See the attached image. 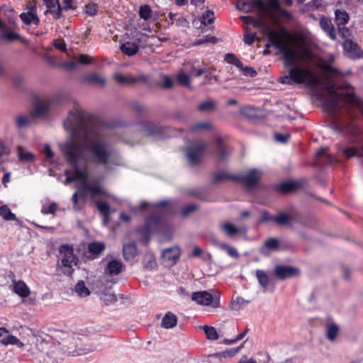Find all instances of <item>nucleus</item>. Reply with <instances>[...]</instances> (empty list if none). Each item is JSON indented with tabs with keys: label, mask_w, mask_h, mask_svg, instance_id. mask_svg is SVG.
<instances>
[{
	"label": "nucleus",
	"mask_w": 363,
	"mask_h": 363,
	"mask_svg": "<svg viewBox=\"0 0 363 363\" xmlns=\"http://www.w3.org/2000/svg\"><path fill=\"white\" fill-rule=\"evenodd\" d=\"M63 125L70 133V138L61 146V150L72 166V169L65 172V183L77 182L82 194L92 199L106 196L100 182L89 179L84 150L90 154L94 162L108 169L122 164L120 155L107 143L99 126L90 122L82 109L77 108L69 111Z\"/></svg>",
	"instance_id": "f257e3e1"
},
{
	"label": "nucleus",
	"mask_w": 363,
	"mask_h": 363,
	"mask_svg": "<svg viewBox=\"0 0 363 363\" xmlns=\"http://www.w3.org/2000/svg\"><path fill=\"white\" fill-rule=\"evenodd\" d=\"M240 18L246 24L262 30L271 44L283 56L284 71L279 82L287 85L303 84L314 87L318 83L315 70V56L306 45L302 35L294 36L284 29L277 31L267 26L261 17L242 16Z\"/></svg>",
	"instance_id": "f03ea898"
},
{
	"label": "nucleus",
	"mask_w": 363,
	"mask_h": 363,
	"mask_svg": "<svg viewBox=\"0 0 363 363\" xmlns=\"http://www.w3.org/2000/svg\"><path fill=\"white\" fill-rule=\"evenodd\" d=\"M326 89L329 94L324 101L327 111L331 113L340 112L348 115L347 118L337 116L334 128L347 137L358 134L359 129L350 117L354 116V108L363 114V101L353 94L350 88L345 91L336 87L333 82H329Z\"/></svg>",
	"instance_id": "7ed1b4c3"
},
{
	"label": "nucleus",
	"mask_w": 363,
	"mask_h": 363,
	"mask_svg": "<svg viewBox=\"0 0 363 363\" xmlns=\"http://www.w3.org/2000/svg\"><path fill=\"white\" fill-rule=\"evenodd\" d=\"M23 333L26 335L27 345L33 350V354L39 363H58L59 356L61 354L59 346L53 345L48 335L33 334L27 328H22Z\"/></svg>",
	"instance_id": "20e7f679"
},
{
	"label": "nucleus",
	"mask_w": 363,
	"mask_h": 363,
	"mask_svg": "<svg viewBox=\"0 0 363 363\" xmlns=\"http://www.w3.org/2000/svg\"><path fill=\"white\" fill-rule=\"evenodd\" d=\"M252 3L257 6L259 9L269 16L274 23L278 22V17L286 20L291 18V13L280 7L278 0H267L265 2L262 0H253Z\"/></svg>",
	"instance_id": "39448f33"
},
{
	"label": "nucleus",
	"mask_w": 363,
	"mask_h": 363,
	"mask_svg": "<svg viewBox=\"0 0 363 363\" xmlns=\"http://www.w3.org/2000/svg\"><path fill=\"white\" fill-rule=\"evenodd\" d=\"M191 298L199 306H208L212 308H218L220 306V293L216 290L196 291L192 293Z\"/></svg>",
	"instance_id": "423d86ee"
},
{
	"label": "nucleus",
	"mask_w": 363,
	"mask_h": 363,
	"mask_svg": "<svg viewBox=\"0 0 363 363\" xmlns=\"http://www.w3.org/2000/svg\"><path fill=\"white\" fill-rule=\"evenodd\" d=\"M205 149L206 145L203 142L188 147L186 156L189 162L192 165L199 164Z\"/></svg>",
	"instance_id": "0eeeda50"
},
{
	"label": "nucleus",
	"mask_w": 363,
	"mask_h": 363,
	"mask_svg": "<svg viewBox=\"0 0 363 363\" xmlns=\"http://www.w3.org/2000/svg\"><path fill=\"white\" fill-rule=\"evenodd\" d=\"M54 101L55 100L52 98L38 100L34 105L31 113L32 116L33 118H40L45 116L54 104Z\"/></svg>",
	"instance_id": "6e6552de"
},
{
	"label": "nucleus",
	"mask_w": 363,
	"mask_h": 363,
	"mask_svg": "<svg viewBox=\"0 0 363 363\" xmlns=\"http://www.w3.org/2000/svg\"><path fill=\"white\" fill-rule=\"evenodd\" d=\"M163 225V222L160 218L156 216H151L147 219L145 226L140 229L139 231L145 236H147L153 232L161 231Z\"/></svg>",
	"instance_id": "1a4fd4ad"
},
{
	"label": "nucleus",
	"mask_w": 363,
	"mask_h": 363,
	"mask_svg": "<svg viewBox=\"0 0 363 363\" xmlns=\"http://www.w3.org/2000/svg\"><path fill=\"white\" fill-rule=\"evenodd\" d=\"M180 257V250L178 247H172L164 250L162 255V263L171 267L176 264Z\"/></svg>",
	"instance_id": "9d476101"
},
{
	"label": "nucleus",
	"mask_w": 363,
	"mask_h": 363,
	"mask_svg": "<svg viewBox=\"0 0 363 363\" xmlns=\"http://www.w3.org/2000/svg\"><path fill=\"white\" fill-rule=\"evenodd\" d=\"M220 228L225 235L230 238L235 237L237 235H245L247 230L246 227H237L229 221L220 223Z\"/></svg>",
	"instance_id": "9b49d317"
},
{
	"label": "nucleus",
	"mask_w": 363,
	"mask_h": 363,
	"mask_svg": "<svg viewBox=\"0 0 363 363\" xmlns=\"http://www.w3.org/2000/svg\"><path fill=\"white\" fill-rule=\"evenodd\" d=\"M114 79L118 84L123 85H130L138 82L146 81L145 76L143 74L133 76L131 74L125 75L121 73H116L114 74Z\"/></svg>",
	"instance_id": "f8f14e48"
},
{
	"label": "nucleus",
	"mask_w": 363,
	"mask_h": 363,
	"mask_svg": "<svg viewBox=\"0 0 363 363\" xmlns=\"http://www.w3.org/2000/svg\"><path fill=\"white\" fill-rule=\"evenodd\" d=\"M60 253L62 255V264L64 267H72L75 264V257L73 248L68 245H63L60 247Z\"/></svg>",
	"instance_id": "ddd939ff"
},
{
	"label": "nucleus",
	"mask_w": 363,
	"mask_h": 363,
	"mask_svg": "<svg viewBox=\"0 0 363 363\" xmlns=\"http://www.w3.org/2000/svg\"><path fill=\"white\" fill-rule=\"evenodd\" d=\"M43 2L47 7V10L45 11V14L49 12L56 19L62 16V6L59 0H43Z\"/></svg>",
	"instance_id": "4468645a"
},
{
	"label": "nucleus",
	"mask_w": 363,
	"mask_h": 363,
	"mask_svg": "<svg viewBox=\"0 0 363 363\" xmlns=\"http://www.w3.org/2000/svg\"><path fill=\"white\" fill-rule=\"evenodd\" d=\"M11 289L15 294L21 298H26L30 294V291L27 284L21 280H13Z\"/></svg>",
	"instance_id": "2eb2a0df"
},
{
	"label": "nucleus",
	"mask_w": 363,
	"mask_h": 363,
	"mask_svg": "<svg viewBox=\"0 0 363 363\" xmlns=\"http://www.w3.org/2000/svg\"><path fill=\"white\" fill-rule=\"evenodd\" d=\"M274 272L277 277L284 279L298 274V269L292 267L277 266Z\"/></svg>",
	"instance_id": "dca6fc26"
},
{
	"label": "nucleus",
	"mask_w": 363,
	"mask_h": 363,
	"mask_svg": "<svg viewBox=\"0 0 363 363\" xmlns=\"http://www.w3.org/2000/svg\"><path fill=\"white\" fill-rule=\"evenodd\" d=\"M124 269V265L121 260L112 259L107 262L106 273L111 276L119 274Z\"/></svg>",
	"instance_id": "f3484780"
},
{
	"label": "nucleus",
	"mask_w": 363,
	"mask_h": 363,
	"mask_svg": "<svg viewBox=\"0 0 363 363\" xmlns=\"http://www.w3.org/2000/svg\"><path fill=\"white\" fill-rule=\"evenodd\" d=\"M262 176L260 171L257 169H251L241 178L242 181L248 187H252L256 185Z\"/></svg>",
	"instance_id": "a211bd4d"
},
{
	"label": "nucleus",
	"mask_w": 363,
	"mask_h": 363,
	"mask_svg": "<svg viewBox=\"0 0 363 363\" xmlns=\"http://www.w3.org/2000/svg\"><path fill=\"white\" fill-rule=\"evenodd\" d=\"M343 48L347 52L351 55L352 57L360 58L363 56V52L352 40L345 39L343 43Z\"/></svg>",
	"instance_id": "6ab92c4d"
},
{
	"label": "nucleus",
	"mask_w": 363,
	"mask_h": 363,
	"mask_svg": "<svg viewBox=\"0 0 363 363\" xmlns=\"http://www.w3.org/2000/svg\"><path fill=\"white\" fill-rule=\"evenodd\" d=\"M319 67L325 72V75L330 81L333 78L341 76V73L330 63L321 62L318 64Z\"/></svg>",
	"instance_id": "aec40b11"
},
{
	"label": "nucleus",
	"mask_w": 363,
	"mask_h": 363,
	"mask_svg": "<svg viewBox=\"0 0 363 363\" xmlns=\"http://www.w3.org/2000/svg\"><path fill=\"white\" fill-rule=\"evenodd\" d=\"M320 26L331 39L334 40L335 38V29L329 18L322 17L320 20Z\"/></svg>",
	"instance_id": "412c9836"
},
{
	"label": "nucleus",
	"mask_w": 363,
	"mask_h": 363,
	"mask_svg": "<svg viewBox=\"0 0 363 363\" xmlns=\"http://www.w3.org/2000/svg\"><path fill=\"white\" fill-rule=\"evenodd\" d=\"M121 51L128 56L135 55L139 50V41L138 42H127L121 45Z\"/></svg>",
	"instance_id": "4be33fe9"
},
{
	"label": "nucleus",
	"mask_w": 363,
	"mask_h": 363,
	"mask_svg": "<svg viewBox=\"0 0 363 363\" xmlns=\"http://www.w3.org/2000/svg\"><path fill=\"white\" fill-rule=\"evenodd\" d=\"M137 255V247L135 242H132L123 245V257L127 261L133 259Z\"/></svg>",
	"instance_id": "5701e85b"
},
{
	"label": "nucleus",
	"mask_w": 363,
	"mask_h": 363,
	"mask_svg": "<svg viewBox=\"0 0 363 363\" xmlns=\"http://www.w3.org/2000/svg\"><path fill=\"white\" fill-rule=\"evenodd\" d=\"M7 335L3 337L0 342L1 345L7 346L9 345H16L18 348H22L25 346V344L21 342L18 338L13 335L6 334Z\"/></svg>",
	"instance_id": "b1692460"
},
{
	"label": "nucleus",
	"mask_w": 363,
	"mask_h": 363,
	"mask_svg": "<svg viewBox=\"0 0 363 363\" xmlns=\"http://www.w3.org/2000/svg\"><path fill=\"white\" fill-rule=\"evenodd\" d=\"M86 80L94 85L104 86L106 82V78L97 73H91L86 77Z\"/></svg>",
	"instance_id": "393cba45"
},
{
	"label": "nucleus",
	"mask_w": 363,
	"mask_h": 363,
	"mask_svg": "<svg viewBox=\"0 0 363 363\" xmlns=\"http://www.w3.org/2000/svg\"><path fill=\"white\" fill-rule=\"evenodd\" d=\"M21 20L27 25L33 23L38 25L39 23V18L34 11L23 13L20 15Z\"/></svg>",
	"instance_id": "a878e982"
},
{
	"label": "nucleus",
	"mask_w": 363,
	"mask_h": 363,
	"mask_svg": "<svg viewBox=\"0 0 363 363\" xmlns=\"http://www.w3.org/2000/svg\"><path fill=\"white\" fill-rule=\"evenodd\" d=\"M335 22L338 26L345 25L349 21V15L347 12L342 9H337L335 11Z\"/></svg>",
	"instance_id": "bb28decb"
},
{
	"label": "nucleus",
	"mask_w": 363,
	"mask_h": 363,
	"mask_svg": "<svg viewBox=\"0 0 363 363\" xmlns=\"http://www.w3.org/2000/svg\"><path fill=\"white\" fill-rule=\"evenodd\" d=\"M177 318L172 313H167L162 320V326L164 328H172L177 325Z\"/></svg>",
	"instance_id": "cd10ccee"
},
{
	"label": "nucleus",
	"mask_w": 363,
	"mask_h": 363,
	"mask_svg": "<svg viewBox=\"0 0 363 363\" xmlns=\"http://www.w3.org/2000/svg\"><path fill=\"white\" fill-rule=\"evenodd\" d=\"M17 150L18 158L21 162H30L34 160L33 154L26 150L24 147L19 146Z\"/></svg>",
	"instance_id": "c85d7f7f"
},
{
	"label": "nucleus",
	"mask_w": 363,
	"mask_h": 363,
	"mask_svg": "<svg viewBox=\"0 0 363 363\" xmlns=\"http://www.w3.org/2000/svg\"><path fill=\"white\" fill-rule=\"evenodd\" d=\"M299 187L300 184L298 182L290 181L280 184L278 186V189L283 193H286L295 191Z\"/></svg>",
	"instance_id": "c756f323"
},
{
	"label": "nucleus",
	"mask_w": 363,
	"mask_h": 363,
	"mask_svg": "<svg viewBox=\"0 0 363 363\" xmlns=\"http://www.w3.org/2000/svg\"><path fill=\"white\" fill-rule=\"evenodd\" d=\"M75 293L80 297L84 298L90 295L89 289L86 286L83 281H80L74 286Z\"/></svg>",
	"instance_id": "7c9ffc66"
},
{
	"label": "nucleus",
	"mask_w": 363,
	"mask_h": 363,
	"mask_svg": "<svg viewBox=\"0 0 363 363\" xmlns=\"http://www.w3.org/2000/svg\"><path fill=\"white\" fill-rule=\"evenodd\" d=\"M339 332V327L334 323H330L328 325L326 328V337L330 341H334L336 339Z\"/></svg>",
	"instance_id": "2f4dec72"
},
{
	"label": "nucleus",
	"mask_w": 363,
	"mask_h": 363,
	"mask_svg": "<svg viewBox=\"0 0 363 363\" xmlns=\"http://www.w3.org/2000/svg\"><path fill=\"white\" fill-rule=\"evenodd\" d=\"M96 206L100 213L104 216L103 222L106 225L108 223V216L110 213L109 206L106 202L99 201L96 202Z\"/></svg>",
	"instance_id": "473e14b6"
},
{
	"label": "nucleus",
	"mask_w": 363,
	"mask_h": 363,
	"mask_svg": "<svg viewBox=\"0 0 363 363\" xmlns=\"http://www.w3.org/2000/svg\"><path fill=\"white\" fill-rule=\"evenodd\" d=\"M167 204V201H161L160 203H157L156 204H150L147 202H145V201H142L138 207V208H133V211L136 213L138 212L139 210L140 211H143L144 209H148V210H153V209H157L159 208L160 206H164V205H166Z\"/></svg>",
	"instance_id": "72a5a7b5"
},
{
	"label": "nucleus",
	"mask_w": 363,
	"mask_h": 363,
	"mask_svg": "<svg viewBox=\"0 0 363 363\" xmlns=\"http://www.w3.org/2000/svg\"><path fill=\"white\" fill-rule=\"evenodd\" d=\"M0 216L5 220H16V216L13 213L6 205L0 207Z\"/></svg>",
	"instance_id": "f704fd0d"
},
{
	"label": "nucleus",
	"mask_w": 363,
	"mask_h": 363,
	"mask_svg": "<svg viewBox=\"0 0 363 363\" xmlns=\"http://www.w3.org/2000/svg\"><path fill=\"white\" fill-rule=\"evenodd\" d=\"M203 330L206 335V338L210 340H216L219 336L216 329L213 326L204 325Z\"/></svg>",
	"instance_id": "c9c22d12"
},
{
	"label": "nucleus",
	"mask_w": 363,
	"mask_h": 363,
	"mask_svg": "<svg viewBox=\"0 0 363 363\" xmlns=\"http://www.w3.org/2000/svg\"><path fill=\"white\" fill-rule=\"evenodd\" d=\"M33 117L30 116H18L16 118V123L19 128H25L29 125Z\"/></svg>",
	"instance_id": "e433bc0d"
},
{
	"label": "nucleus",
	"mask_w": 363,
	"mask_h": 363,
	"mask_svg": "<svg viewBox=\"0 0 363 363\" xmlns=\"http://www.w3.org/2000/svg\"><path fill=\"white\" fill-rule=\"evenodd\" d=\"M214 19V13L211 10H206L200 18L201 23L203 26L213 23Z\"/></svg>",
	"instance_id": "4c0bfd02"
},
{
	"label": "nucleus",
	"mask_w": 363,
	"mask_h": 363,
	"mask_svg": "<svg viewBox=\"0 0 363 363\" xmlns=\"http://www.w3.org/2000/svg\"><path fill=\"white\" fill-rule=\"evenodd\" d=\"M3 34L1 35V38L6 40H14L19 38V35L15 33L12 29L9 28L6 26V29H3L1 30Z\"/></svg>",
	"instance_id": "58836bf2"
},
{
	"label": "nucleus",
	"mask_w": 363,
	"mask_h": 363,
	"mask_svg": "<svg viewBox=\"0 0 363 363\" xmlns=\"http://www.w3.org/2000/svg\"><path fill=\"white\" fill-rule=\"evenodd\" d=\"M256 39V34L250 28H245L243 40L247 45H252Z\"/></svg>",
	"instance_id": "ea45409f"
},
{
	"label": "nucleus",
	"mask_w": 363,
	"mask_h": 363,
	"mask_svg": "<svg viewBox=\"0 0 363 363\" xmlns=\"http://www.w3.org/2000/svg\"><path fill=\"white\" fill-rule=\"evenodd\" d=\"M218 246L221 250H225L230 257L233 258H238L239 257V253L235 247L226 243H220Z\"/></svg>",
	"instance_id": "a19ab883"
},
{
	"label": "nucleus",
	"mask_w": 363,
	"mask_h": 363,
	"mask_svg": "<svg viewBox=\"0 0 363 363\" xmlns=\"http://www.w3.org/2000/svg\"><path fill=\"white\" fill-rule=\"evenodd\" d=\"M216 107V104L213 100L208 99L204 101L201 102L198 108L201 111H211L213 110Z\"/></svg>",
	"instance_id": "79ce46f5"
},
{
	"label": "nucleus",
	"mask_w": 363,
	"mask_h": 363,
	"mask_svg": "<svg viewBox=\"0 0 363 363\" xmlns=\"http://www.w3.org/2000/svg\"><path fill=\"white\" fill-rule=\"evenodd\" d=\"M256 276L258 279V281L259 284L263 286L264 288H266L269 285V278L267 274L262 270L257 269L256 271Z\"/></svg>",
	"instance_id": "37998d69"
},
{
	"label": "nucleus",
	"mask_w": 363,
	"mask_h": 363,
	"mask_svg": "<svg viewBox=\"0 0 363 363\" xmlns=\"http://www.w3.org/2000/svg\"><path fill=\"white\" fill-rule=\"evenodd\" d=\"M291 220V216L284 213H280L274 216V221L279 225H285L289 223Z\"/></svg>",
	"instance_id": "c03bdc74"
},
{
	"label": "nucleus",
	"mask_w": 363,
	"mask_h": 363,
	"mask_svg": "<svg viewBox=\"0 0 363 363\" xmlns=\"http://www.w3.org/2000/svg\"><path fill=\"white\" fill-rule=\"evenodd\" d=\"M57 209V205L56 203L52 202L49 205H43L41 208V212L43 214H52L54 215Z\"/></svg>",
	"instance_id": "a18cd8bd"
},
{
	"label": "nucleus",
	"mask_w": 363,
	"mask_h": 363,
	"mask_svg": "<svg viewBox=\"0 0 363 363\" xmlns=\"http://www.w3.org/2000/svg\"><path fill=\"white\" fill-rule=\"evenodd\" d=\"M105 248V245L102 242H91L89 245V250L93 254H99Z\"/></svg>",
	"instance_id": "49530a36"
},
{
	"label": "nucleus",
	"mask_w": 363,
	"mask_h": 363,
	"mask_svg": "<svg viewBox=\"0 0 363 363\" xmlns=\"http://www.w3.org/2000/svg\"><path fill=\"white\" fill-rule=\"evenodd\" d=\"M140 17L144 20L149 19L152 16L150 7L147 5L141 6L139 11Z\"/></svg>",
	"instance_id": "de8ad7c7"
},
{
	"label": "nucleus",
	"mask_w": 363,
	"mask_h": 363,
	"mask_svg": "<svg viewBox=\"0 0 363 363\" xmlns=\"http://www.w3.org/2000/svg\"><path fill=\"white\" fill-rule=\"evenodd\" d=\"M177 78L179 83L181 85L187 86V87L190 86V77H189V74H187L183 72H181L177 74Z\"/></svg>",
	"instance_id": "09e8293b"
},
{
	"label": "nucleus",
	"mask_w": 363,
	"mask_h": 363,
	"mask_svg": "<svg viewBox=\"0 0 363 363\" xmlns=\"http://www.w3.org/2000/svg\"><path fill=\"white\" fill-rule=\"evenodd\" d=\"M236 7L238 10L247 13L250 10L251 1L250 0H240L238 2Z\"/></svg>",
	"instance_id": "8fccbe9b"
},
{
	"label": "nucleus",
	"mask_w": 363,
	"mask_h": 363,
	"mask_svg": "<svg viewBox=\"0 0 363 363\" xmlns=\"http://www.w3.org/2000/svg\"><path fill=\"white\" fill-rule=\"evenodd\" d=\"M144 267L147 269H152L157 266L155 259L152 255H146L143 260Z\"/></svg>",
	"instance_id": "3c124183"
},
{
	"label": "nucleus",
	"mask_w": 363,
	"mask_h": 363,
	"mask_svg": "<svg viewBox=\"0 0 363 363\" xmlns=\"http://www.w3.org/2000/svg\"><path fill=\"white\" fill-rule=\"evenodd\" d=\"M264 247L272 250H279V240L276 238H269L264 242Z\"/></svg>",
	"instance_id": "603ef678"
},
{
	"label": "nucleus",
	"mask_w": 363,
	"mask_h": 363,
	"mask_svg": "<svg viewBox=\"0 0 363 363\" xmlns=\"http://www.w3.org/2000/svg\"><path fill=\"white\" fill-rule=\"evenodd\" d=\"M43 153L45 155L46 159L50 162H52L54 159L55 153L52 150L50 146L46 144L43 148Z\"/></svg>",
	"instance_id": "864d4df0"
},
{
	"label": "nucleus",
	"mask_w": 363,
	"mask_h": 363,
	"mask_svg": "<svg viewBox=\"0 0 363 363\" xmlns=\"http://www.w3.org/2000/svg\"><path fill=\"white\" fill-rule=\"evenodd\" d=\"M77 60L78 63L82 65H89L94 62V59L88 55H80Z\"/></svg>",
	"instance_id": "5fc2aeb1"
},
{
	"label": "nucleus",
	"mask_w": 363,
	"mask_h": 363,
	"mask_svg": "<svg viewBox=\"0 0 363 363\" xmlns=\"http://www.w3.org/2000/svg\"><path fill=\"white\" fill-rule=\"evenodd\" d=\"M77 8V1L76 0H64L62 1V9L69 10V9H74Z\"/></svg>",
	"instance_id": "6e6d98bb"
},
{
	"label": "nucleus",
	"mask_w": 363,
	"mask_h": 363,
	"mask_svg": "<svg viewBox=\"0 0 363 363\" xmlns=\"http://www.w3.org/2000/svg\"><path fill=\"white\" fill-rule=\"evenodd\" d=\"M212 128V125L209 121H203L195 124L193 130H208Z\"/></svg>",
	"instance_id": "4d7b16f0"
},
{
	"label": "nucleus",
	"mask_w": 363,
	"mask_h": 363,
	"mask_svg": "<svg viewBox=\"0 0 363 363\" xmlns=\"http://www.w3.org/2000/svg\"><path fill=\"white\" fill-rule=\"evenodd\" d=\"M98 11V6L95 4H88L85 6V13L89 16H94Z\"/></svg>",
	"instance_id": "13d9d810"
},
{
	"label": "nucleus",
	"mask_w": 363,
	"mask_h": 363,
	"mask_svg": "<svg viewBox=\"0 0 363 363\" xmlns=\"http://www.w3.org/2000/svg\"><path fill=\"white\" fill-rule=\"evenodd\" d=\"M53 45L57 49L66 52H67V46L65 40L63 39H57L53 41Z\"/></svg>",
	"instance_id": "bf43d9fd"
},
{
	"label": "nucleus",
	"mask_w": 363,
	"mask_h": 363,
	"mask_svg": "<svg viewBox=\"0 0 363 363\" xmlns=\"http://www.w3.org/2000/svg\"><path fill=\"white\" fill-rule=\"evenodd\" d=\"M214 179L216 181L219 182L224 179H235V178L225 172H219L215 175Z\"/></svg>",
	"instance_id": "052dcab7"
},
{
	"label": "nucleus",
	"mask_w": 363,
	"mask_h": 363,
	"mask_svg": "<svg viewBox=\"0 0 363 363\" xmlns=\"http://www.w3.org/2000/svg\"><path fill=\"white\" fill-rule=\"evenodd\" d=\"M160 84L164 88L169 89L172 86L173 82L169 76L164 75L162 77V82H161Z\"/></svg>",
	"instance_id": "680f3d73"
},
{
	"label": "nucleus",
	"mask_w": 363,
	"mask_h": 363,
	"mask_svg": "<svg viewBox=\"0 0 363 363\" xmlns=\"http://www.w3.org/2000/svg\"><path fill=\"white\" fill-rule=\"evenodd\" d=\"M244 343L245 342L242 343L240 346L237 347L231 348L230 350H226L225 352V356L233 357L238 354L239 351L243 347Z\"/></svg>",
	"instance_id": "e2e57ef3"
},
{
	"label": "nucleus",
	"mask_w": 363,
	"mask_h": 363,
	"mask_svg": "<svg viewBox=\"0 0 363 363\" xmlns=\"http://www.w3.org/2000/svg\"><path fill=\"white\" fill-rule=\"evenodd\" d=\"M101 299L106 303H108L115 302L116 301V297L113 294L107 293V294H103Z\"/></svg>",
	"instance_id": "0e129e2a"
},
{
	"label": "nucleus",
	"mask_w": 363,
	"mask_h": 363,
	"mask_svg": "<svg viewBox=\"0 0 363 363\" xmlns=\"http://www.w3.org/2000/svg\"><path fill=\"white\" fill-rule=\"evenodd\" d=\"M196 208L197 206L195 204H189L182 210V213L184 216H186L189 215L190 213L194 211L196 209Z\"/></svg>",
	"instance_id": "69168bd1"
},
{
	"label": "nucleus",
	"mask_w": 363,
	"mask_h": 363,
	"mask_svg": "<svg viewBox=\"0 0 363 363\" xmlns=\"http://www.w3.org/2000/svg\"><path fill=\"white\" fill-rule=\"evenodd\" d=\"M274 216H270L267 212H262L261 214V220L263 222L274 221Z\"/></svg>",
	"instance_id": "338daca9"
},
{
	"label": "nucleus",
	"mask_w": 363,
	"mask_h": 363,
	"mask_svg": "<svg viewBox=\"0 0 363 363\" xmlns=\"http://www.w3.org/2000/svg\"><path fill=\"white\" fill-rule=\"evenodd\" d=\"M343 154L347 157H351L354 156L356 154V151L353 148L348 147V148H345V149L343 150Z\"/></svg>",
	"instance_id": "774afa93"
}]
</instances>
